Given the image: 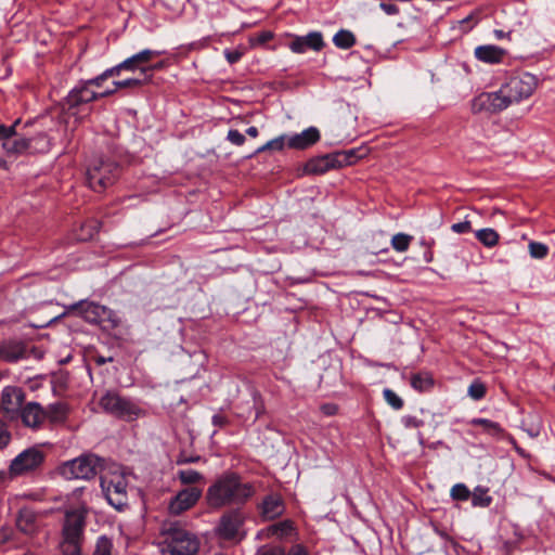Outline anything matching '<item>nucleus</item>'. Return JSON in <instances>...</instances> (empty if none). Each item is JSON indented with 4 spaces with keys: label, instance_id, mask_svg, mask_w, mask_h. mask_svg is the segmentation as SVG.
I'll return each instance as SVG.
<instances>
[{
    "label": "nucleus",
    "instance_id": "obj_1",
    "mask_svg": "<svg viewBox=\"0 0 555 555\" xmlns=\"http://www.w3.org/2000/svg\"><path fill=\"white\" fill-rule=\"evenodd\" d=\"M538 86V80L530 73H521L508 78L498 91L483 92L474 99L473 111L475 113L487 111L498 113L507 108L513 103H518L532 95Z\"/></svg>",
    "mask_w": 555,
    "mask_h": 555
},
{
    "label": "nucleus",
    "instance_id": "obj_2",
    "mask_svg": "<svg viewBox=\"0 0 555 555\" xmlns=\"http://www.w3.org/2000/svg\"><path fill=\"white\" fill-rule=\"evenodd\" d=\"M256 493L253 482L235 472H225L207 488L205 500L211 509L245 505Z\"/></svg>",
    "mask_w": 555,
    "mask_h": 555
},
{
    "label": "nucleus",
    "instance_id": "obj_3",
    "mask_svg": "<svg viewBox=\"0 0 555 555\" xmlns=\"http://www.w3.org/2000/svg\"><path fill=\"white\" fill-rule=\"evenodd\" d=\"M34 126V121H27L23 130L24 132L14 140L3 142V149L9 154H37L50 151L51 142L43 131L33 132L29 129Z\"/></svg>",
    "mask_w": 555,
    "mask_h": 555
},
{
    "label": "nucleus",
    "instance_id": "obj_4",
    "mask_svg": "<svg viewBox=\"0 0 555 555\" xmlns=\"http://www.w3.org/2000/svg\"><path fill=\"white\" fill-rule=\"evenodd\" d=\"M165 540L162 546L163 555H196L199 548L197 537L180 527L170 524L165 529Z\"/></svg>",
    "mask_w": 555,
    "mask_h": 555
},
{
    "label": "nucleus",
    "instance_id": "obj_5",
    "mask_svg": "<svg viewBox=\"0 0 555 555\" xmlns=\"http://www.w3.org/2000/svg\"><path fill=\"white\" fill-rule=\"evenodd\" d=\"M120 175V166L109 158H95L87 168L88 185L94 192L101 193L112 186Z\"/></svg>",
    "mask_w": 555,
    "mask_h": 555
},
{
    "label": "nucleus",
    "instance_id": "obj_6",
    "mask_svg": "<svg viewBox=\"0 0 555 555\" xmlns=\"http://www.w3.org/2000/svg\"><path fill=\"white\" fill-rule=\"evenodd\" d=\"M102 410L116 418L132 422L145 416L146 412L135 401L116 391H106L99 400Z\"/></svg>",
    "mask_w": 555,
    "mask_h": 555
},
{
    "label": "nucleus",
    "instance_id": "obj_7",
    "mask_svg": "<svg viewBox=\"0 0 555 555\" xmlns=\"http://www.w3.org/2000/svg\"><path fill=\"white\" fill-rule=\"evenodd\" d=\"M100 485L108 504L117 511L128 506V480L119 469H109L100 477Z\"/></svg>",
    "mask_w": 555,
    "mask_h": 555
},
{
    "label": "nucleus",
    "instance_id": "obj_8",
    "mask_svg": "<svg viewBox=\"0 0 555 555\" xmlns=\"http://www.w3.org/2000/svg\"><path fill=\"white\" fill-rule=\"evenodd\" d=\"M70 309L77 311L88 323L100 325L105 331H112L120 325L118 314L102 305L81 300L72 305Z\"/></svg>",
    "mask_w": 555,
    "mask_h": 555
},
{
    "label": "nucleus",
    "instance_id": "obj_9",
    "mask_svg": "<svg viewBox=\"0 0 555 555\" xmlns=\"http://www.w3.org/2000/svg\"><path fill=\"white\" fill-rule=\"evenodd\" d=\"M104 460L93 453H85L60 466V474L66 479L89 480L103 468Z\"/></svg>",
    "mask_w": 555,
    "mask_h": 555
},
{
    "label": "nucleus",
    "instance_id": "obj_10",
    "mask_svg": "<svg viewBox=\"0 0 555 555\" xmlns=\"http://www.w3.org/2000/svg\"><path fill=\"white\" fill-rule=\"evenodd\" d=\"M96 100H99L98 92L91 90L89 86L81 80L65 98V105L68 114L75 116L77 119H82L91 112V108L82 106Z\"/></svg>",
    "mask_w": 555,
    "mask_h": 555
},
{
    "label": "nucleus",
    "instance_id": "obj_11",
    "mask_svg": "<svg viewBox=\"0 0 555 555\" xmlns=\"http://www.w3.org/2000/svg\"><path fill=\"white\" fill-rule=\"evenodd\" d=\"M46 454L36 447L28 448L16 455L9 466L11 478L24 476L37 470L43 464Z\"/></svg>",
    "mask_w": 555,
    "mask_h": 555
},
{
    "label": "nucleus",
    "instance_id": "obj_12",
    "mask_svg": "<svg viewBox=\"0 0 555 555\" xmlns=\"http://www.w3.org/2000/svg\"><path fill=\"white\" fill-rule=\"evenodd\" d=\"M244 520V515L238 508L224 513L217 526L218 535L227 541L243 540L245 537V533L242 532Z\"/></svg>",
    "mask_w": 555,
    "mask_h": 555
},
{
    "label": "nucleus",
    "instance_id": "obj_13",
    "mask_svg": "<svg viewBox=\"0 0 555 555\" xmlns=\"http://www.w3.org/2000/svg\"><path fill=\"white\" fill-rule=\"evenodd\" d=\"M202 496V490L197 487H188L180 490L170 500L169 512L172 515H180L193 507Z\"/></svg>",
    "mask_w": 555,
    "mask_h": 555
},
{
    "label": "nucleus",
    "instance_id": "obj_14",
    "mask_svg": "<svg viewBox=\"0 0 555 555\" xmlns=\"http://www.w3.org/2000/svg\"><path fill=\"white\" fill-rule=\"evenodd\" d=\"M27 345L16 338L0 340V360L9 363L17 362L27 358Z\"/></svg>",
    "mask_w": 555,
    "mask_h": 555
},
{
    "label": "nucleus",
    "instance_id": "obj_15",
    "mask_svg": "<svg viewBox=\"0 0 555 555\" xmlns=\"http://www.w3.org/2000/svg\"><path fill=\"white\" fill-rule=\"evenodd\" d=\"M22 423L31 429L41 427L46 420L44 409L38 402H28L20 409Z\"/></svg>",
    "mask_w": 555,
    "mask_h": 555
},
{
    "label": "nucleus",
    "instance_id": "obj_16",
    "mask_svg": "<svg viewBox=\"0 0 555 555\" xmlns=\"http://www.w3.org/2000/svg\"><path fill=\"white\" fill-rule=\"evenodd\" d=\"M324 47V41L321 33H309L304 37H296L291 43L289 48L295 53H305L308 50L320 51Z\"/></svg>",
    "mask_w": 555,
    "mask_h": 555
},
{
    "label": "nucleus",
    "instance_id": "obj_17",
    "mask_svg": "<svg viewBox=\"0 0 555 555\" xmlns=\"http://www.w3.org/2000/svg\"><path fill=\"white\" fill-rule=\"evenodd\" d=\"M320 131L315 127H309L300 133H296L287 139V146L293 150H307L320 140Z\"/></svg>",
    "mask_w": 555,
    "mask_h": 555
},
{
    "label": "nucleus",
    "instance_id": "obj_18",
    "mask_svg": "<svg viewBox=\"0 0 555 555\" xmlns=\"http://www.w3.org/2000/svg\"><path fill=\"white\" fill-rule=\"evenodd\" d=\"M335 159L334 153L312 157L305 164L304 172L306 175H323L331 169L338 168Z\"/></svg>",
    "mask_w": 555,
    "mask_h": 555
},
{
    "label": "nucleus",
    "instance_id": "obj_19",
    "mask_svg": "<svg viewBox=\"0 0 555 555\" xmlns=\"http://www.w3.org/2000/svg\"><path fill=\"white\" fill-rule=\"evenodd\" d=\"M25 399V393L22 388L14 386H7L2 390L1 405L8 413L17 412Z\"/></svg>",
    "mask_w": 555,
    "mask_h": 555
},
{
    "label": "nucleus",
    "instance_id": "obj_20",
    "mask_svg": "<svg viewBox=\"0 0 555 555\" xmlns=\"http://www.w3.org/2000/svg\"><path fill=\"white\" fill-rule=\"evenodd\" d=\"M475 57L486 64H500L507 55V51L494 44H483L475 48Z\"/></svg>",
    "mask_w": 555,
    "mask_h": 555
},
{
    "label": "nucleus",
    "instance_id": "obj_21",
    "mask_svg": "<svg viewBox=\"0 0 555 555\" xmlns=\"http://www.w3.org/2000/svg\"><path fill=\"white\" fill-rule=\"evenodd\" d=\"M284 502L279 494H269L261 503V515L269 520L281 516L284 513Z\"/></svg>",
    "mask_w": 555,
    "mask_h": 555
},
{
    "label": "nucleus",
    "instance_id": "obj_22",
    "mask_svg": "<svg viewBox=\"0 0 555 555\" xmlns=\"http://www.w3.org/2000/svg\"><path fill=\"white\" fill-rule=\"evenodd\" d=\"M17 528L25 534H34L37 531V514L30 507H23L16 517Z\"/></svg>",
    "mask_w": 555,
    "mask_h": 555
},
{
    "label": "nucleus",
    "instance_id": "obj_23",
    "mask_svg": "<svg viewBox=\"0 0 555 555\" xmlns=\"http://www.w3.org/2000/svg\"><path fill=\"white\" fill-rule=\"evenodd\" d=\"M367 153L366 149H350L347 151L334 152L338 168L350 166L363 158Z\"/></svg>",
    "mask_w": 555,
    "mask_h": 555
},
{
    "label": "nucleus",
    "instance_id": "obj_24",
    "mask_svg": "<svg viewBox=\"0 0 555 555\" xmlns=\"http://www.w3.org/2000/svg\"><path fill=\"white\" fill-rule=\"evenodd\" d=\"M69 413V408L64 402L51 403L44 409L46 418L52 424L65 423Z\"/></svg>",
    "mask_w": 555,
    "mask_h": 555
},
{
    "label": "nucleus",
    "instance_id": "obj_25",
    "mask_svg": "<svg viewBox=\"0 0 555 555\" xmlns=\"http://www.w3.org/2000/svg\"><path fill=\"white\" fill-rule=\"evenodd\" d=\"M410 385L418 392H426L434 388L435 379L429 372H418L412 374Z\"/></svg>",
    "mask_w": 555,
    "mask_h": 555
},
{
    "label": "nucleus",
    "instance_id": "obj_26",
    "mask_svg": "<svg viewBox=\"0 0 555 555\" xmlns=\"http://www.w3.org/2000/svg\"><path fill=\"white\" fill-rule=\"evenodd\" d=\"M476 238L488 248H492L499 244L500 234L492 228H485L475 232Z\"/></svg>",
    "mask_w": 555,
    "mask_h": 555
},
{
    "label": "nucleus",
    "instance_id": "obj_27",
    "mask_svg": "<svg viewBox=\"0 0 555 555\" xmlns=\"http://www.w3.org/2000/svg\"><path fill=\"white\" fill-rule=\"evenodd\" d=\"M473 426H481L483 431L492 437H499L503 434V428L496 422L488 418L476 417L469 422Z\"/></svg>",
    "mask_w": 555,
    "mask_h": 555
},
{
    "label": "nucleus",
    "instance_id": "obj_28",
    "mask_svg": "<svg viewBox=\"0 0 555 555\" xmlns=\"http://www.w3.org/2000/svg\"><path fill=\"white\" fill-rule=\"evenodd\" d=\"M333 42L337 48L347 50L356 44L357 39L350 30L340 29L334 35Z\"/></svg>",
    "mask_w": 555,
    "mask_h": 555
},
{
    "label": "nucleus",
    "instance_id": "obj_29",
    "mask_svg": "<svg viewBox=\"0 0 555 555\" xmlns=\"http://www.w3.org/2000/svg\"><path fill=\"white\" fill-rule=\"evenodd\" d=\"M489 489L478 486L472 494V504L478 507H488L492 503V496L488 494Z\"/></svg>",
    "mask_w": 555,
    "mask_h": 555
},
{
    "label": "nucleus",
    "instance_id": "obj_30",
    "mask_svg": "<svg viewBox=\"0 0 555 555\" xmlns=\"http://www.w3.org/2000/svg\"><path fill=\"white\" fill-rule=\"evenodd\" d=\"M101 223L98 220H88L81 224L80 233L77 235L79 241H89L100 231Z\"/></svg>",
    "mask_w": 555,
    "mask_h": 555
},
{
    "label": "nucleus",
    "instance_id": "obj_31",
    "mask_svg": "<svg viewBox=\"0 0 555 555\" xmlns=\"http://www.w3.org/2000/svg\"><path fill=\"white\" fill-rule=\"evenodd\" d=\"M178 479L182 485L193 486L201 482L204 476L194 469H180L177 473Z\"/></svg>",
    "mask_w": 555,
    "mask_h": 555
},
{
    "label": "nucleus",
    "instance_id": "obj_32",
    "mask_svg": "<svg viewBox=\"0 0 555 555\" xmlns=\"http://www.w3.org/2000/svg\"><path fill=\"white\" fill-rule=\"evenodd\" d=\"M153 75H145V77L141 78H128L125 80L114 81L113 85L116 89L124 88H140L144 85H147L152 81Z\"/></svg>",
    "mask_w": 555,
    "mask_h": 555
},
{
    "label": "nucleus",
    "instance_id": "obj_33",
    "mask_svg": "<svg viewBox=\"0 0 555 555\" xmlns=\"http://www.w3.org/2000/svg\"><path fill=\"white\" fill-rule=\"evenodd\" d=\"M113 540L107 535L103 534L96 539L92 555H113Z\"/></svg>",
    "mask_w": 555,
    "mask_h": 555
},
{
    "label": "nucleus",
    "instance_id": "obj_34",
    "mask_svg": "<svg viewBox=\"0 0 555 555\" xmlns=\"http://www.w3.org/2000/svg\"><path fill=\"white\" fill-rule=\"evenodd\" d=\"M121 66L125 68V70L128 72L140 70L142 77H145V75H150L147 66L139 62L135 54L122 61Z\"/></svg>",
    "mask_w": 555,
    "mask_h": 555
},
{
    "label": "nucleus",
    "instance_id": "obj_35",
    "mask_svg": "<svg viewBox=\"0 0 555 555\" xmlns=\"http://www.w3.org/2000/svg\"><path fill=\"white\" fill-rule=\"evenodd\" d=\"M413 237L405 233H397L391 238V246L396 251L403 253L409 249Z\"/></svg>",
    "mask_w": 555,
    "mask_h": 555
},
{
    "label": "nucleus",
    "instance_id": "obj_36",
    "mask_svg": "<svg viewBox=\"0 0 555 555\" xmlns=\"http://www.w3.org/2000/svg\"><path fill=\"white\" fill-rule=\"evenodd\" d=\"M285 145H287L286 135L283 134L268 141L266 144L258 147L255 153L259 154L266 151H282Z\"/></svg>",
    "mask_w": 555,
    "mask_h": 555
},
{
    "label": "nucleus",
    "instance_id": "obj_37",
    "mask_svg": "<svg viewBox=\"0 0 555 555\" xmlns=\"http://www.w3.org/2000/svg\"><path fill=\"white\" fill-rule=\"evenodd\" d=\"M467 393L474 400H481L487 393V387L480 379H475L469 385Z\"/></svg>",
    "mask_w": 555,
    "mask_h": 555
},
{
    "label": "nucleus",
    "instance_id": "obj_38",
    "mask_svg": "<svg viewBox=\"0 0 555 555\" xmlns=\"http://www.w3.org/2000/svg\"><path fill=\"white\" fill-rule=\"evenodd\" d=\"M528 248L530 256L534 259H544L550 250L547 245L535 241H531Z\"/></svg>",
    "mask_w": 555,
    "mask_h": 555
},
{
    "label": "nucleus",
    "instance_id": "obj_39",
    "mask_svg": "<svg viewBox=\"0 0 555 555\" xmlns=\"http://www.w3.org/2000/svg\"><path fill=\"white\" fill-rule=\"evenodd\" d=\"M385 401L395 410H401L404 405L403 400L391 389L386 388L383 391Z\"/></svg>",
    "mask_w": 555,
    "mask_h": 555
},
{
    "label": "nucleus",
    "instance_id": "obj_40",
    "mask_svg": "<svg viewBox=\"0 0 555 555\" xmlns=\"http://www.w3.org/2000/svg\"><path fill=\"white\" fill-rule=\"evenodd\" d=\"M469 496L470 491L464 483H456L451 489V498L455 501H466Z\"/></svg>",
    "mask_w": 555,
    "mask_h": 555
},
{
    "label": "nucleus",
    "instance_id": "obj_41",
    "mask_svg": "<svg viewBox=\"0 0 555 555\" xmlns=\"http://www.w3.org/2000/svg\"><path fill=\"white\" fill-rule=\"evenodd\" d=\"M21 120L17 119L11 126L0 125V140H4V142L9 140H14L13 137L17 135L16 127L20 125Z\"/></svg>",
    "mask_w": 555,
    "mask_h": 555
},
{
    "label": "nucleus",
    "instance_id": "obj_42",
    "mask_svg": "<svg viewBox=\"0 0 555 555\" xmlns=\"http://www.w3.org/2000/svg\"><path fill=\"white\" fill-rule=\"evenodd\" d=\"M401 423L408 429L420 428V427H423L425 424V422L423 420L417 418L416 416H412V415L402 416Z\"/></svg>",
    "mask_w": 555,
    "mask_h": 555
},
{
    "label": "nucleus",
    "instance_id": "obj_43",
    "mask_svg": "<svg viewBox=\"0 0 555 555\" xmlns=\"http://www.w3.org/2000/svg\"><path fill=\"white\" fill-rule=\"evenodd\" d=\"M163 52L160 51H154L150 49H144L138 53H135L139 62H141L143 65H147V63L157 55H160Z\"/></svg>",
    "mask_w": 555,
    "mask_h": 555
},
{
    "label": "nucleus",
    "instance_id": "obj_44",
    "mask_svg": "<svg viewBox=\"0 0 555 555\" xmlns=\"http://www.w3.org/2000/svg\"><path fill=\"white\" fill-rule=\"evenodd\" d=\"M227 139L236 146L243 145L246 141L245 135L236 129H230Z\"/></svg>",
    "mask_w": 555,
    "mask_h": 555
},
{
    "label": "nucleus",
    "instance_id": "obj_45",
    "mask_svg": "<svg viewBox=\"0 0 555 555\" xmlns=\"http://www.w3.org/2000/svg\"><path fill=\"white\" fill-rule=\"evenodd\" d=\"M199 461H202V457L199 455H188L186 452L182 451L177 456L176 463H177V465H184V464L197 463Z\"/></svg>",
    "mask_w": 555,
    "mask_h": 555
},
{
    "label": "nucleus",
    "instance_id": "obj_46",
    "mask_svg": "<svg viewBox=\"0 0 555 555\" xmlns=\"http://www.w3.org/2000/svg\"><path fill=\"white\" fill-rule=\"evenodd\" d=\"M257 555H285V548L280 545L261 547Z\"/></svg>",
    "mask_w": 555,
    "mask_h": 555
},
{
    "label": "nucleus",
    "instance_id": "obj_47",
    "mask_svg": "<svg viewBox=\"0 0 555 555\" xmlns=\"http://www.w3.org/2000/svg\"><path fill=\"white\" fill-rule=\"evenodd\" d=\"M451 230L454 233H457V234L468 233V232L472 231V223L468 220H465V221H462V222H457V223H453L451 225Z\"/></svg>",
    "mask_w": 555,
    "mask_h": 555
},
{
    "label": "nucleus",
    "instance_id": "obj_48",
    "mask_svg": "<svg viewBox=\"0 0 555 555\" xmlns=\"http://www.w3.org/2000/svg\"><path fill=\"white\" fill-rule=\"evenodd\" d=\"M11 440V435L5 428V425L0 423V450L4 449Z\"/></svg>",
    "mask_w": 555,
    "mask_h": 555
},
{
    "label": "nucleus",
    "instance_id": "obj_49",
    "mask_svg": "<svg viewBox=\"0 0 555 555\" xmlns=\"http://www.w3.org/2000/svg\"><path fill=\"white\" fill-rule=\"evenodd\" d=\"M211 423L216 427L223 428L229 425L230 420L224 414L217 413L212 416Z\"/></svg>",
    "mask_w": 555,
    "mask_h": 555
},
{
    "label": "nucleus",
    "instance_id": "obj_50",
    "mask_svg": "<svg viewBox=\"0 0 555 555\" xmlns=\"http://www.w3.org/2000/svg\"><path fill=\"white\" fill-rule=\"evenodd\" d=\"M320 410L325 416H333L337 414L338 406L335 403H323Z\"/></svg>",
    "mask_w": 555,
    "mask_h": 555
},
{
    "label": "nucleus",
    "instance_id": "obj_51",
    "mask_svg": "<svg viewBox=\"0 0 555 555\" xmlns=\"http://www.w3.org/2000/svg\"><path fill=\"white\" fill-rule=\"evenodd\" d=\"M285 555H309L307 548L302 544H294L289 547Z\"/></svg>",
    "mask_w": 555,
    "mask_h": 555
},
{
    "label": "nucleus",
    "instance_id": "obj_52",
    "mask_svg": "<svg viewBox=\"0 0 555 555\" xmlns=\"http://www.w3.org/2000/svg\"><path fill=\"white\" fill-rule=\"evenodd\" d=\"M379 8L387 14V15H397L399 14V8L396 4L392 3H386L380 2Z\"/></svg>",
    "mask_w": 555,
    "mask_h": 555
},
{
    "label": "nucleus",
    "instance_id": "obj_53",
    "mask_svg": "<svg viewBox=\"0 0 555 555\" xmlns=\"http://www.w3.org/2000/svg\"><path fill=\"white\" fill-rule=\"evenodd\" d=\"M224 54H225L227 61L230 64H234V63L238 62L243 55L242 52H240L237 50H233V51L227 50Z\"/></svg>",
    "mask_w": 555,
    "mask_h": 555
},
{
    "label": "nucleus",
    "instance_id": "obj_54",
    "mask_svg": "<svg viewBox=\"0 0 555 555\" xmlns=\"http://www.w3.org/2000/svg\"><path fill=\"white\" fill-rule=\"evenodd\" d=\"M121 70H125V68L121 66V63H119L116 66L107 68L103 73H104V76H106V78H109V77H114V76H119Z\"/></svg>",
    "mask_w": 555,
    "mask_h": 555
},
{
    "label": "nucleus",
    "instance_id": "obj_55",
    "mask_svg": "<svg viewBox=\"0 0 555 555\" xmlns=\"http://www.w3.org/2000/svg\"><path fill=\"white\" fill-rule=\"evenodd\" d=\"M106 76H104V73L100 74L99 76L94 77V78H91V79H88V80H83V82H86L89 87L90 86H95V87H101L102 83L106 80Z\"/></svg>",
    "mask_w": 555,
    "mask_h": 555
},
{
    "label": "nucleus",
    "instance_id": "obj_56",
    "mask_svg": "<svg viewBox=\"0 0 555 555\" xmlns=\"http://www.w3.org/2000/svg\"><path fill=\"white\" fill-rule=\"evenodd\" d=\"M271 39H272V34L270 31H261L256 37V41L258 43H266Z\"/></svg>",
    "mask_w": 555,
    "mask_h": 555
},
{
    "label": "nucleus",
    "instance_id": "obj_57",
    "mask_svg": "<svg viewBox=\"0 0 555 555\" xmlns=\"http://www.w3.org/2000/svg\"><path fill=\"white\" fill-rule=\"evenodd\" d=\"M147 68H149V74H152L153 75V72L154 70H160L163 69L165 66H166V63L164 61H160L156 64H153V65H146Z\"/></svg>",
    "mask_w": 555,
    "mask_h": 555
},
{
    "label": "nucleus",
    "instance_id": "obj_58",
    "mask_svg": "<svg viewBox=\"0 0 555 555\" xmlns=\"http://www.w3.org/2000/svg\"><path fill=\"white\" fill-rule=\"evenodd\" d=\"M117 90L118 89H116V87H115L114 89L105 90L104 92H100V93H98L99 99H103V98L109 96V95L114 94Z\"/></svg>",
    "mask_w": 555,
    "mask_h": 555
},
{
    "label": "nucleus",
    "instance_id": "obj_59",
    "mask_svg": "<svg viewBox=\"0 0 555 555\" xmlns=\"http://www.w3.org/2000/svg\"><path fill=\"white\" fill-rule=\"evenodd\" d=\"M246 133L251 138H256L259 134L258 129L255 126L247 128Z\"/></svg>",
    "mask_w": 555,
    "mask_h": 555
},
{
    "label": "nucleus",
    "instance_id": "obj_60",
    "mask_svg": "<svg viewBox=\"0 0 555 555\" xmlns=\"http://www.w3.org/2000/svg\"><path fill=\"white\" fill-rule=\"evenodd\" d=\"M107 361H113V358L105 359L103 357H99L95 360L96 364H99V365H102V364L106 363Z\"/></svg>",
    "mask_w": 555,
    "mask_h": 555
},
{
    "label": "nucleus",
    "instance_id": "obj_61",
    "mask_svg": "<svg viewBox=\"0 0 555 555\" xmlns=\"http://www.w3.org/2000/svg\"><path fill=\"white\" fill-rule=\"evenodd\" d=\"M494 36L498 39H503V38H505L506 34L503 30H501V29H495L494 30Z\"/></svg>",
    "mask_w": 555,
    "mask_h": 555
},
{
    "label": "nucleus",
    "instance_id": "obj_62",
    "mask_svg": "<svg viewBox=\"0 0 555 555\" xmlns=\"http://www.w3.org/2000/svg\"><path fill=\"white\" fill-rule=\"evenodd\" d=\"M288 527V522L287 521H284V522H281L279 525H275L274 528H281L282 530L284 528Z\"/></svg>",
    "mask_w": 555,
    "mask_h": 555
},
{
    "label": "nucleus",
    "instance_id": "obj_63",
    "mask_svg": "<svg viewBox=\"0 0 555 555\" xmlns=\"http://www.w3.org/2000/svg\"><path fill=\"white\" fill-rule=\"evenodd\" d=\"M425 259L427 262H430L433 260V253L428 251L425 254Z\"/></svg>",
    "mask_w": 555,
    "mask_h": 555
},
{
    "label": "nucleus",
    "instance_id": "obj_64",
    "mask_svg": "<svg viewBox=\"0 0 555 555\" xmlns=\"http://www.w3.org/2000/svg\"><path fill=\"white\" fill-rule=\"evenodd\" d=\"M5 476H7L5 472L0 470V482L5 479Z\"/></svg>",
    "mask_w": 555,
    "mask_h": 555
}]
</instances>
